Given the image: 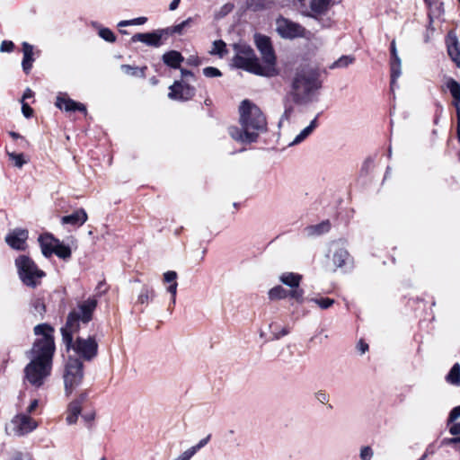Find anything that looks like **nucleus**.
<instances>
[{
  "mask_svg": "<svg viewBox=\"0 0 460 460\" xmlns=\"http://www.w3.org/2000/svg\"><path fill=\"white\" fill-rule=\"evenodd\" d=\"M358 349L361 351V353H365L368 349V345L364 341H360L358 342Z\"/></svg>",
  "mask_w": 460,
  "mask_h": 460,
  "instance_id": "69168bd1",
  "label": "nucleus"
},
{
  "mask_svg": "<svg viewBox=\"0 0 460 460\" xmlns=\"http://www.w3.org/2000/svg\"><path fill=\"white\" fill-rule=\"evenodd\" d=\"M19 277L22 283L28 287H37L45 273L40 270L35 262L26 255H20L15 260Z\"/></svg>",
  "mask_w": 460,
  "mask_h": 460,
  "instance_id": "423d86ee",
  "label": "nucleus"
},
{
  "mask_svg": "<svg viewBox=\"0 0 460 460\" xmlns=\"http://www.w3.org/2000/svg\"><path fill=\"white\" fill-rule=\"evenodd\" d=\"M446 86L454 99L453 105L456 108L458 120L460 119V84L454 78H448L446 82Z\"/></svg>",
  "mask_w": 460,
  "mask_h": 460,
  "instance_id": "f3484780",
  "label": "nucleus"
},
{
  "mask_svg": "<svg viewBox=\"0 0 460 460\" xmlns=\"http://www.w3.org/2000/svg\"><path fill=\"white\" fill-rule=\"evenodd\" d=\"M460 417V405L455 407L449 413L448 421L453 422Z\"/></svg>",
  "mask_w": 460,
  "mask_h": 460,
  "instance_id": "864d4df0",
  "label": "nucleus"
},
{
  "mask_svg": "<svg viewBox=\"0 0 460 460\" xmlns=\"http://www.w3.org/2000/svg\"><path fill=\"white\" fill-rule=\"evenodd\" d=\"M56 241H58V239H55L49 234H44L40 235L39 243L41 248L42 254L45 257H50L53 254Z\"/></svg>",
  "mask_w": 460,
  "mask_h": 460,
  "instance_id": "a211bd4d",
  "label": "nucleus"
},
{
  "mask_svg": "<svg viewBox=\"0 0 460 460\" xmlns=\"http://www.w3.org/2000/svg\"><path fill=\"white\" fill-rule=\"evenodd\" d=\"M33 306H34L35 313H38L40 314H42V313L45 311V305L40 299H37L34 302Z\"/></svg>",
  "mask_w": 460,
  "mask_h": 460,
  "instance_id": "6e6d98bb",
  "label": "nucleus"
},
{
  "mask_svg": "<svg viewBox=\"0 0 460 460\" xmlns=\"http://www.w3.org/2000/svg\"><path fill=\"white\" fill-rule=\"evenodd\" d=\"M183 59L181 54L176 50H171L163 55L164 63L172 68H179Z\"/></svg>",
  "mask_w": 460,
  "mask_h": 460,
  "instance_id": "5701e85b",
  "label": "nucleus"
},
{
  "mask_svg": "<svg viewBox=\"0 0 460 460\" xmlns=\"http://www.w3.org/2000/svg\"><path fill=\"white\" fill-rule=\"evenodd\" d=\"M32 96H33V92L28 88V89H26V91L24 92V93L22 95V102H23L24 99L31 98Z\"/></svg>",
  "mask_w": 460,
  "mask_h": 460,
  "instance_id": "774afa93",
  "label": "nucleus"
},
{
  "mask_svg": "<svg viewBox=\"0 0 460 460\" xmlns=\"http://www.w3.org/2000/svg\"><path fill=\"white\" fill-rule=\"evenodd\" d=\"M317 127V118H314L310 124L305 128L289 144L290 146H296L303 142L306 137H308L314 128Z\"/></svg>",
  "mask_w": 460,
  "mask_h": 460,
  "instance_id": "a878e982",
  "label": "nucleus"
},
{
  "mask_svg": "<svg viewBox=\"0 0 460 460\" xmlns=\"http://www.w3.org/2000/svg\"><path fill=\"white\" fill-rule=\"evenodd\" d=\"M390 52H391V57H395L398 55L394 40H393L391 42Z\"/></svg>",
  "mask_w": 460,
  "mask_h": 460,
  "instance_id": "0e129e2a",
  "label": "nucleus"
},
{
  "mask_svg": "<svg viewBox=\"0 0 460 460\" xmlns=\"http://www.w3.org/2000/svg\"><path fill=\"white\" fill-rule=\"evenodd\" d=\"M211 435H208L206 438H202L197 445L191 447L194 449V452L197 453L199 449L204 447L209 441Z\"/></svg>",
  "mask_w": 460,
  "mask_h": 460,
  "instance_id": "603ef678",
  "label": "nucleus"
},
{
  "mask_svg": "<svg viewBox=\"0 0 460 460\" xmlns=\"http://www.w3.org/2000/svg\"><path fill=\"white\" fill-rule=\"evenodd\" d=\"M177 273L173 270L166 271L164 274V281L171 284H177L176 282Z\"/></svg>",
  "mask_w": 460,
  "mask_h": 460,
  "instance_id": "de8ad7c7",
  "label": "nucleus"
},
{
  "mask_svg": "<svg viewBox=\"0 0 460 460\" xmlns=\"http://www.w3.org/2000/svg\"><path fill=\"white\" fill-rule=\"evenodd\" d=\"M443 443H447V444L460 443V437L445 439L443 441Z\"/></svg>",
  "mask_w": 460,
  "mask_h": 460,
  "instance_id": "338daca9",
  "label": "nucleus"
},
{
  "mask_svg": "<svg viewBox=\"0 0 460 460\" xmlns=\"http://www.w3.org/2000/svg\"><path fill=\"white\" fill-rule=\"evenodd\" d=\"M71 347L84 360H92L97 355L98 344L93 337L86 339L78 337L75 342L74 344L72 342L68 349Z\"/></svg>",
  "mask_w": 460,
  "mask_h": 460,
  "instance_id": "9d476101",
  "label": "nucleus"
},
{
  "mask_svg": "<svg viewBox=\"0 0 460 460\" xmlns=\"http://www.w3.org/2000/svg\"><path fill=\"white\" fill-rule=\"evenodd\" d=\"M12 423L14 427V433L18 436H24L38 427L36 420L23 413L16 415Z\"/></svg>",
  "mask_w": 460,
  "mask_h": 460,
  "instance_id": "ddd939ff",
  "label": "nucleus"
},
{
  "mask_svg": "<svg viewBox=\"0 0 460 460\" xmlns=\"http://www.w3.org/2000/svg\"><path fill=\"white\" fill-rule=\"evenodd\" d=\"M164 29H158L151 32H139L132 36V42H142L146 46L159 48L166 40Z\"/></svg>",
  "mask_w": 460,
  "mask_h": 460,
  "instance_id": "9b49d317",
  "label": "nucleus"
},
{
  "mask_svg": "<svg viewBox=\"0 0 460 460\" xmlns=\"http://www.w3.org/2000/svg\"><path fill=\"white\" fill-rule=\"evenodd\" d=\"M86 395L84 394H80L77 398L69 402L66 409V420L68 425L76 423L78 416L82 411V405L85 401Z\"/></svg>",
  "mask_w": 460,
  "mask_h": 460,
  "instance_id": "4468645a",
  "label": "nucleus"
},
{
  "mask_svg": "<svg viewBox=\"0 0 460 460\" xmlns=\"http://www.w3.org/2000/svg\"><path fill=\"white\" fill-rule=\"evenodd\" d=\"M7 155L11 160L14 161L15 166L21 168L25 164V161L23 160L22 154H15V153L8 152Z\"/></svg>",
  "mask_w": 460,
  "mask_h": 460,
  "instance_id": "37998d69",
  "label": "nucleus"
},
{
  "mask_svg": "<svg viewBox=\"0 0 460 460\" xmlns=\"http://www.w3.org/2000/svg\"><path fill=\"white\" fill-rule=\"evenodd\" d=\"M308 301L314 303L323 310H326V309L330 308L335 303L334 299H332L329 297H323V296H320L308 298Z\"/></svg>",
  "mask_w": 460,
  "mask_h": 460,
  "instance_id": "473e14b6",
  "label": "nucleus"
},
{
  "mask_svg": "<svg viewBox=\"0 0 460 460\" xmlns=\"http://www.w3.org/2000/svg\"><path fill=\"white\" fill-rule=\"evenodd\" d=\"M53 253L63 260H66L71 257V249L58 240L56 241Z\"/></svg>",
  "mask_w": 460,
  "mask_h": 460,
  "instance_id": "7c9ffc66",
  "label": "nucleus"
},
{
  "mask_svg": "<svg viewBox=\"0 0 460 460\" xmlns=\"http://www.w3.org/2000/svg\"><path fill=\"white\" fill-rule=\"evenodd\" d=\"M287 296L288 291L281 286H276L269 291V297L272 300L283 299Z\"/></svg>",
  "mask_w": 460,
  "mask_h": 460,
  "instance_id": "e433bc0d",
  "label": "nucleus"
},
{
  "mask_svg": "<svg viewBox=\"0 0 460 460\" xmlns=\"http://www.w3.org/2000/svg\"><path fill=\"white\" fill-rule=\"evenodd\" d=\"M433 454H434V450L432 449L431 446H429L426 448L425 453L418 460H425L429 455H433Z\"/></svg>",
  "mask_w": 460,
  "mask_h": 460,
  "instance_id": "e2e57ef3",
  "label": "nucleus"
},
{
  "mask_svg": "<svg viewBox=\"0 0 460 460\" xmlns=\"http://www.w3.org/2000/svg\"><path fill=\"white\" fill-rule=\"evenodd\" d=\"M272 334L271 340H279L283 336H286L289 333V330L287 327H283L282 329H279L278 324L276 323H273L270 325Z\"/></svg>",
  "mask_w": 460,
  "mask_h": 460,
  "instance_id": "58836bf2",
  "label": "nucleus"
},
{
  "mask_svg": "<svg viewBox=\"0 0 460 460\" xmlns=\"http://www.w3.org/2000/svg\"><path fill=\"white\" fill-rule=\"evenodd\" d=\"M235 56L234 65L252 74L265 76L262 65L260 63L253 49L246 44H234Z\"/></svg>",
  "mask_w": 460,
  "mask_h": 460,
  "instance_id": "39448f33",
  "label": "nucleus"
},
{
  "mask_svg": "<svg viewBox=\"0 0 460 460\" xmlns=\"http://www.w3.org/2000/svg\"><path fill=\"white\" fill-rule=\"evenodd\" d=\"M254 40L257 49H259L263 62L264 75L267 77H272L278 75L276 67V56L271 45L270 39L265 35L255 34Z\"/></svg>",
  "mask_w": 460,
  "mask_h": 460,
  "instance_id": "6e6552de",
  "label": "nucleus"
},
{
  "mask_svg": "<svg viewBox=\"0 0 460 460\" xmlns=\"http://www.w3.org/2000/svg\"><path fill=\"white\" fill-rule=\"evenodd\" d=\"M120 68L126 75H128L131 76L145 77L146 70L147 67L143 66V67L139 68L137 66H132L130 65H121Z\"/></svg>",
  "mask_w": 460,
  "mask_h": 460,
  "instance_id": "c756f323",
  "label": "nucleus"
},
{
  "mask_svg": "<svg viewBox=\"0 0 460 460\" xmlns=\"http://www.w3.org/2000/svg\"><path fill=\"white\" fill-rule=\"evenodd\" d=\"M331 229V224L329 220L321 222L320 224L309 226L305 228V232L307 236H318L323 234L329 232Z\"/></svg>",
  "mask_w": 460,
  "mask_h": 460,
  "instance_id": "b1692460",
  "label": "nucleus"
},
{
  "mask_svg": "<svg viewBox=\"0 0 460 460\" xmlns=\"http://www.w3.org/2000/svg\"><path fill=\"white\" fill-rule=\"evenodd\" d=\"M241 128H228L231 137L241 143L255 142L260 134L267 131V120L261 109L249 100H243L239 106Z\"/></svg>",
  "mask_w": 460,
  "mask_h": 460,
  "instance_id": "f257e3e1",
  "label": "nucleus"
},
{
  "mask_svg": "<svg viewBox=\"0 0 460 460\" xmlns=\"http://www.w3.org/2000/svg\"><path fill=\"white\" fill-rule=\"evenodd\" d=\"M329 3L330 0H312L310 6L314 13H323L327 10Z\"/></svg>",
  "mask_w": 460,
  "mask_h": 460,
  "instance_id": "c9c22d12",
  "label": "nucleus"
},
{
  "mask_svg": "<svg viewBox=\"0 0 460 460\" xmlns=\"http://www.w3.org/2000/svg\"><path fill=\"white\" fill-rule=\"evenodd\" d=\"M84 365L81 359L69 357L63 375L65 393L69 396L73 391L82 383L84 378Z\"/></svg>",
  "mask_w": 460,
  "mask_h": 460,
  "instance_id": "0eeeda50",
  "label": "nucleus"
},
{
  "mask_svg": "<svg viewBox=\"0 0 460 460\" xmlns=\"http://www.w3.org/2000/svg\"><path fill=\"white\" fill-rule=\"evenodd\" d=\"M374 456L373 449L368 447H363L360 449L359 457L361 460H371Z\"/></svg>",
  "mask_w": 460,
  "mask_h": 460,
  "instance_id": "a19ab883",
  "label": "nucleus"
},
{
  "mask_svg": "<svg viewBox=\"0 0 460 460\" xmlns=\"http://www.w3.org/2000/svg\"><path fill=\"white\" fill-rule=\"evenodd\" d=\"M181 80H183V82H185V83H188L190 81V79L194 78V75L191 71L181 68Z\"/></svg>",
  "mask_w": 460,
  "mask_h": 460,
  "instance_id": "5fc2aeb1",
  "label": "nucleus"
},
{
  "mask_svg": "<svg viewBox=\"0 0 460 460\" xmlns=\"http://www.w3.org/2000/svg\"><path fill=\"white\" fill-rule=\"evenodd\" d=\"M38 406H39V401L37 399L32 400L27 408V412L32 413L37 409Z\"/></svg>",
  "mask_w": 460,
  "mask_h": 460,
  "instance_id": "052dcab7",
  "label": "nucleus"
},
{
  "mask_svg": "<svg viewBox=\"0 0 460 460\" xmlns=\"http://www.w3.org/2000/svg\"><path fill=\"white\" fill-rule=\"evenodd\" d=\"M54 351L55 345L49 340L32 346L29 352L31 361L24 368V378L32 386L40 388L50 376Z\"/></svg>",
  "mask_w": 460,
  "mask_h": 460,
  "instance_id": "f03ea898",
  "label": "nucleus"
},
{
  "mask_svg": "<svg viewBox=\"0 0 460 460\" xmlns=\"http://www.w3.org/2000/svg\"><path fill=\"white\" fill-rule=\"evenodd\" d=\"M12 460H31V457L28 454H22L21 452H16L13 456Z\"/></svg>",
  "mask_w": 460,
  "mask_h": 460,
  "instance_id": "13d9d810",
  "label": "nucleus"
},
{
  "mask_svg": "<svg viewBox=\"0 0 460 460\" xmlns=\"http://www.w3.org/2000/svg\"><path fill=\"white\" fill-rule=\"evenodd\" d=\"M302 275L294 272H284L279 276V280L290 288H297L300 285Z\"/></svg>",
  "mask_w": 460,
  "mask_h": 460,
  "instance_id": "393cba45",
  "label": "nucleus"
},
{
  "mask_svg": "<svg viewBox=\"0 0 460 460\" xmlns=\"http://www.w3.org/2000/svg\"><path fill=\"white\" fill-rule=\"evenodd\" d=\"M355 58L353 56H341L329 66V69L345 68L353 64Z\"/></svg>",
  "mask_w": 460,
  "mask_h": 460,
  "instance_id": "2f4dec72",
  "label": "nucleus"
},
{
  "mask_svg": "<svg viewBox=\"0 0 460 460\" xmlns=\"http://www.w3.org/2000/svg\"><path fill=\"white\" fill-rule=\"evenodd\" d=\"M401 66L402 64H390L392 91H394V87L396 86V80L401 76Z\"/></svg>",
  "mask_w": 460,
  "mask_h": 460,
  "instance_id": "4c0bfd02",
  "label": "nucleus"
},
{
  "mask_svg": "<svg viewBox=\"0 0 460 460\" xmlns=\"http://www.w3.org/2000/svg\"><path fill=\"white\" fill-rule=\"evenodd\" d=\"M56 106L60 110H65L66 111H79L82 112H86V108L83 103L76 102L70 98H66L65 94H59L56 100Z\"/></svg>",
  "mask_w": 460,
  "mask_h": 460,
  "instance_id": "dca6fc26",
  "label": "nucleus"
},
{
  "mask_svg": "<svg viewBox=\"0 0 460 460\" xmlns=\"http://www.w3.org/2000/svg\"><path fill=\"white\" fill-rule=\"evenodd\" d=\"M332 261L336 268H342L347 266L348 264H351V258L346 249L338 247L333 252Z\"/></svg>",
  "mask_w": 460,
  "mask_h": 460,
  "instance_id": "412c9836",
  "label": "nucleus"
},
{
  "mask_svg": "<svg viewBox=\"0 0 460 460\" xmlns=\"http://www.w3.org/2000/svg\"><path fill=\"white\" fill-rule=\"evenodd\" d=\"M449 432L452 434V435H459L460 434V422H457V423H454L450 429H449Z\"/></svg>",
  "mask_w": 460,
  "mask_h": 460,
  "instance_id": "bf43d9fd",
  "label": "nucleus"
},
{
  "mask_svg": "<svg viewBox=\"0 0 460 460\" xmlns=\"http://www.w3.org/2000/svg\"><path fill=\"white\" fill-rule=\"evenodd\" d=\"M447 51L452 60L460 67V47L456 40L452 45L448 46Z\"/></svg>",
  "mask_w": 460,
  "mask_h": 460,
  "instance_id": "f704fd0d",
  "label": "nucleus"
},
{
  "mask_svg": "<svg viewBox=\"0 0 460 460\" xmlns=\"http://www.w3.org/2000/svg\"><path fill=\"white\" fill-rule=\"evenodd\" d=\"M168 97L176 101H188L195 95V88L190 86L189 83L183 80L175 81L172 85L169 87Z\"/></svg>",
  "mask_w": 460,
  "mask_h": 460,
  "instance_id": "f8f14e48",
  "label": "nucleus"
},
{
  "mask_svg": "<svg viewBox=\"0 0 460 460\" xmlns=\"http://www.w3.org/2000/svg\"><path fill=\"white\" fill-rule=\"evenodd\" d=\"M292 290L290 292H288V296L290 297L296 299L297 302L303 301V296H304V290L297 288H291Z\"/></svg>",
  "mask_w": 460,
  "mask_h": 460,
  "instance_id": "79ce46f5",
  "label": "nucleus"
},
{
  "mask_svg": "<svg viewBox=\"0 0 460 460\" xmlns=\"http://www.w3.org/2000/svg\"><path fill=\"white\" fill-rule=\"evenodd\" d=\"M98 305V296L93 295L87 299L78 301L76 306L67 315L66 323L61 328L63 341L66 348H69L73 333L80 328V323H88L93 319V312Z\"/></svg>",
  "mask_w": 460,
  "mask_h": 460,
  "instance_id": "20e7f679",
  "label": "nucleus"
},
{
  "mask_svg": "<svg viewBox=\"0 0 460 460\" xmlns=\"http://www.w3.org/2000/svg\"><path fill=\"white\" fill-rule=\"evenodd\" d=\"M23 58L22 66L25 74H29L32 67L33 58V46L28 42L22 43Z\"/></svg>",
  "mask_w": 460,
  "mask_h": 460,
  "instance_id": "6ab92c4d",
  "label": "nucleus"
},
{
  "mask_svg": "<svg viewBox=\"0 0 460 460\" xmlns=\"http://www.w3.org/2000/svg\"><path fill=\"white\" fill-rule=\"evenodd\" d=\"M276 31L281 38L288 40L296 38L309 39L311 34L309 31L299 23L282 16L276 20Z\"/></svg>",
  "mask_w": 460,
  "mask_h": 460,
  "instance_id": "1a4fd4ad",
  "label": "nucleus"
},
{
  "mask_svg": "<svg viewBox=\"0 0 460 460\" xmlns=\"http://www.w3.org/2000/svg\"><path fill=\"white\" fill-rule=\"evenodd\" d=\"M321 74L318 68L300 66L296 69L291 84V95L296 103H306L313 94L322 88Z\"/></svg>",
  "mask_w": 460,
  "mask_h": 460,
  "instance_id": "7ed1b4c3",
  "label": "nucleus"
},
{
  "mask_svg": "<svg viewBox=\"0 0 460 460\" xmlns=\"http://www.w3.org/2000/svg\"><path fill=\"white\" fill-rule=\"evenodd\" d=\"M53 332H54L53 328L47 323H41V324L36 325L34 327V333H35V335H42V338L37 340L33 345H36L37 343L43 341L45 339L51 341L52 343L55 345L54 339L52 336Z\"/></svg>",
  "mask_w": 460,
  "mask_h": 460,
  "instance_id": "4be33fe9",
  "label": "nucleus"
},
{
  "mask_svg": "<svg viewBox=\"0 0 460 460\" xmlns=\"http://www.w3.org/2000/svg\"><path fill=\"white\" fill-rule=\"evenodd\" d=\"M192 22L193 19L190 17L179 24L164 29L166 39H168L170 35H172L174 33L181 34L183 30L190 27L192 24Z\"/></svg>",
  "mask_w": 460,
  "mask_h": 460,
  "instance_id": "bb28decb",
  "label": "nucleus"
},
{
  "mask_svg": "<svg viewBox=\"0 0 460 460\" xmlns=\"http://www.w3.org/2000/svg\"><path fill=\"white\" fill-rule=\"evenodd\" d=\"M315 398L317 401H319L321 403H325L329 401V395L323 391H319L315 394Z\"/></svg>",
  "mask_w": 460,
  "mask_h": 460,
  "instance_id": "4d7b16f0",
  "label": "nucleus"
},
{
  "mask_svg": "<svg viewBox=\"0 0 460 460\" xmlns=\"http://www.w3.org/2000/svg\"><path fill=\"white\" fill-rule=\"evenodd\" d=\"M203 74L207 77H217L221 76V72L219 69L213 67V66H208L203 69Z\"/></svg>",
  "mask_w": 460,
  "mask_h": 460,
  "instance_id": "c03bdc74",
  "label": "nucleus"
},
{
  "mask_svg": "<svg viewBox=\"0 0 460 460\" xmlns=\"http://www.w3.org/2000/svg\"><path fill=\"white\" fill-rule=\"evenodd\" d=\"M147 21L146 17H137L135 19H132V25H142L145 24Z\"/></svg>",
  "mask_w": 460,
  "mask_h": 460,
  "instance_id": "680f3d73",
  "label": "nucleus"
},
{
  "mask_svg": "<svg viewBox=\"0 0 460 460\" xmlns=\"http://www.w3.org/2000/svg\"><path fill=\"white\" fill-rule=\"evenodd\" d=\"M28 238V231L24 229H14L5 237V242L12 248L16 250H24L26 240Z\"/></svg>",
  "mask_w": 460,
  "mask_h": 460,
  "instance_id": "2eb2a0df",
  "label": "nucleus"
},
{
  "mask_svg": "<svg viewBox=\"0 0 460 460\" xmlns=\"http://www.w3.org/2000/svg\"><path fill=\"white\" fill-rule=\"evenodd\" d=\"M22 112L27 119L31 118L33 113V110L29 106L28 103L22 102Z\"/></svg>",
  "mask_w": 460,
  "mask_h": 460,
  "instance_id": "3c124183",
  "label": "nucleus"
},
{
  "mask_svg": "<svg viewBox=\"0 0 460 460\" xmlns=\"http://www.w3.org/2000/svg\"><path fill=\"white\" fill-rule=\"evenodd\" d=\"M87 220V214L84 209L80 208L73 214L65 216L61 218L62 224H70L72 226H82Z\"/></svg>",
  "mask_w": 460,
  "mask_h": 460,
  "instance_id": "aec40b11",
  "label": "nucleus"
},
{
  "mask_svg": "<svg viewBox=\"0 0 460 460\" xmlns=\"http://www.w3.org/2000/svg\"><path fill=\"white\" fill-rule=\"evenodd\" d=\"M177 287L178 284H170V286L167 288V291L172 295L169 309H171V307H172L176 303Z\"/></svg>",
  "mask_w": 460,
  "mask_h": 460,
  "instance_id": "a18cd8bd",
  "label": "nucleus"
},
{
  "mask_svg": "<svg viewBox=\"0 0 460 460\" xmlns=\"http://www.w3.org/2000/svg\"><path fill=\"white\" fill-rule=\"evenodd\" d=\"M226 52V43L223 40H219L213 42V48L210 50L211 55H218L223 57Z\"/></svg>",
  "mask_w": 460,
  "mask_h": 460,
  "instance_id": "ea45409f",
  "label": "nucleus"
},
{
  "mask_svg": "<svg viewBox=\"0 0 460 460\" xmlns=\"http://www.w3.org/2000/svg\"><path fill=\"white\" fill-rule=\"evenodd\" d=\"M92 26L93 28H95L97 31H98V35L103 39L105 41H108V42H115L116 40V36L115 34L112 32L111 30H110L109 28H105V27H102L100 23H98L97 22H92Z\"/></svg>",
  "mask_w": 460,
  "mask_h": 460,
  "instance_id": "cd10ccee",
  "label": "nucleus"
},
{
  "mask_svg": "<svg viewBox=\"0 0 460 460\" xmlns=\"http://www.w3.org/2000/svg\"><path fill=\"white\" fill-rule=\"evenodd\" d=\"M196 453L194 452V449L190 447L186 451H184L182 454H181L176 459L174 460H190Z\"/></svg>",
  "mask_w": 460,
  "mask_h": 460,
  "instance_id": "8fccbe9b",
  "label": "nucleus"
},
{
  "mask_svg": "<svg viewBox=\"0 0 460 460\" xmlns=\"http://www.w3.org/2000/svg\"><path fill=\"white\" fill-rule=\"evenodd\" d=\"M14 49V44L10 40H3L0 45L1 52H12Z\"/></svg>",
  "mask_w": 460,
  "mask_h": 460,
  "instance_id": "09e8293b",
  "label": "nucleus"
},
{
  "mask_svg": "<svg viewBox=\"0 0 460 460\" xmlns=\"http://www.w3.org/2000/svg\"><path fill=\"white\" fill-rule=\"evenodd\" d=\"M293 112V106L291 104H285V111H284V113L282 114L281 118H280V120L279 122V126L281 127L284 119H287L288 120L291 114Z\"/></svg>",
  "mask_w": 460,
  "mask_h": 460,
  "instance_id": "49530a36",
  "label": "nucleus"
},
{
  "mask_svg": "<svg viewBox=\"0 0 460 460\" xmlns=\"http://www.w3.org/2000/svg\"><path fill=\"white\" fill-rule=\"evenodd\" d=\"M155 296V290L146 286V285H144L140 290V293L137 296V303L138 304H145V303H148L149 301H153L154 298Z\"/></svg>",
  "mask_w": 460,
  "mask_h": 460,
  "instance_id": "c85d7f7f",
  "label": "nucleus"
},
{
  "mask_svg": "<svg viewBox=\"0 0 460 460\" xmlns=\"http://www.w3.org/2000/svg\"><path fill=\"white\" fill-rule=\"evenodd\" d=\"M447 381L452 385H460V364L456 363L446 377Z\"/></svg>",
  "mask_w": 460,
  "mask_h": 460,
  "instance_id": "72a5a7b5",
  "label": "nucleus"
}]
</instances>
